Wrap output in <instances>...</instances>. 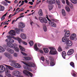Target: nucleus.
I'll return each mask as SVG.
<instances>
[{
  "label": "nucleus",
  "mask_w": 77,
  "mask_h": 77,
  "mask_svg": "<svg viewBox=\"0 0 77 77\" xmlns=\"http://www.w3.org/2000/svg\"><path fill=\"white\" fill-rule=\"evenodd\" d=\"M5 71L6 76H8V77H12L11 76V75L9 74V73H10V71L8 69H5V66L3 65H0V73H1V72H3L5 71Z\"/></svg>",
  "instance_id": "nucleus-1"
},
{
  "label": "nucleus",
  "mask_w": 77,
  "mask_h": 77,
  "mask_svg": "<svg viewBox=\"0 0 77 77\" xmlns=\"http://www.w3.org/2000/svg\"><path fill=\"white\" fill-rule=\"evenodd\" d=\"M64 32H65V36L62 38V41L63 42H65L67 41V42L69 40V38H67L69 36V33L70 32L69 31H66V30H64Z\"/></svg>",
  "instance_id": "nucleus-2"
},
{
  "label": "nucleus",
  "mask_w": 77,
  "mask_h": 77,
  "mask_svg": "<svg viewBox=\"0 0 77 77\" xmlns=\"http://www.w3.org/2000/svg\"><path fill=\"white\" fill-rule=\"evenodd\" d=\"M12 63L11 64V66L17 68H20L21 67V65L20 64L15 63V62H17L16 61L12 60Z\"/></svg>",
  "instance_id": "nucleus-3"
},
{
  "label": "nucleus",
  "mask_w": 77,
  "mask_h": 77,
  "mask_svg": "<svg viewBox=\"0 0 77 77\" xmlns=\"http://www.w3.org/2000/svg\"><path fill=\"white\" fill-rule=\"evenodd\" d=\"M50 50H51L50 51L49 53L51 54H52L53 55H54L55 54H57V52L56 51H53V50H56L55 48L53 47L49 48Z\"/></svg>",
  "instance_id": "nucleus-4"
},
{
  "label": "nucleus",
  "mask_w": 77,
  "mask_h": 77,
  "mask_svg": "<svg viewBox=\"0 0 77 77\" xmlns=\"http://www.w3.org/2000/svg\"><path fill=\"white\" fill-rule=\"evenodd\" d=\"M9 34H10L11 35H7V38H12V37L11 36H15V31L13 30H10L9 32Z\"/></svg>",
  "instance_id": "nucleus-5"
},
{
  "label": "nucleus",
  "mask_w": 77,
  "mask_h": 77,
  "mask_svg": "<svg viewBox=\"0 0 77 77\" xmlns=\"http://www.w3.org/2000/svg\"><path fill=\"white\" fill-rule=\"evenodd\" d=\"M38 19L41 23H47V20L45 18H43L42 17H39L38 18Z\"/></svg>",
  "instance_id": "nucleus-6"
},
{
  "label": "nucleus",
  "mask_w": 77,
  "mask_h": 77,
  "mask_svg": "<svg viewBox=\"0 0 77 77\" xmlns=\"http://www.w3.org/2000/svg\"><path fill=\"white\" fill-rule=\"evenodd\" d=\"M20 72L19 71L15 70L13 72V76L18 77L20 76Z\"/></svg>",
  "instance_id": "nucleus-7"
},
{
  "label": "nucleus",
  "mask_w": 77,
  "mask_h": 77,
  "mask_svg": "<svg viewBox=\"0 0 77 77\" xmlns=\"http://www.w3.org/2000/svg\"><path fill=\"white\" fill-rule=\"evenodd\" d=\"M76 36V34H75L73 33L72 34L71 36H70V38L71 40H74L75 41L77 40V38Z\"/></svg>",
  "instance_id": "nucleus-8"
},
{
  "label": "nucleus",
  "mask_w": 77,
  "mask_h": 77,
  "mask_svg": "<svg viewBox=\"0 0 77 77\" xmlns=\"http://www.w3.org/2000/svg\"><path fill=\"white\" fill-rule=\"evenodd\" d=\"M22 62L24 64H25V65H27L28 66H31L32 67H35V64L33 63L32 62H29L28 63L29 65L28 64H27L26 63H24V62L22 61Z\"/></svg>",
  "instance_id": "nucleus-9"
},
{
  "label": "nucleus",
  "mask_w": 77,
  "mask_h": 77,
  "mask_svg": "<svg viewBox=\"0 0 77 77\" xmlns=\"http://www.w3.org/2000/svg\"><path fill=\"white\" fill-rule=\"evenodd\" d=\"M74 49H69L67 52V55H68L69 56L70 55H71L74 53Z\"/></svg>",
  "instance_id": "nucleus-10"
},
{
  "label": "nucleus",
  "mask_w": 77,
  "mask_h": 77,
  "mask_svg": "<svg viewBox=\"0 0 77 77\" xmlns=\"http://www.w3.org/2000/svg\"><path fill=\"white\" fill-rule=\"evenodd\" d=\"M49 24L51 27H56V23L53 22H51V21L49 22Z\"/></svg>",
  "instance_id": "nucleus-11"
},
{
  "label": "nucleus",
  "mask_w": 77,
  "mask_h": 77,
  "mask_svg": "<svg viewBox=\"0 0 77 77\" xmlns=\"http://www.w3.org/2000/svg\"><path fill=\"white\" fill-rule=\"evenodd\" d=\"M7 45L9 47H10V48H15V44L14 45L12 44V43H7Z\"/></svg>",
  "instance_id": "nucleus-12"
},
{
  "label": "nucleus",
  "mask_w": 77,
  "mask_h": 77,
  "mask_svg": "<svg viewBox=\"0 0 77 77\" xmlns=\"http://www.w3.org/2000/svg\"><path fill=\"white\" fill-rule=\"evenodd\" d=\"M34 48L35 50L37 51L38 50L40 53H43V51L42 50L38 49V47H37V44H35L34 45Z\"/></svg>",
  "instance_id": "nucleus-13"
},
{
  "label": "nucleus",
  "mask_w": 77,
  "mask_h": 77,
  "mask_svg": "<svg viewBox=\"0 0 77 77\" xmlns=\"http://www.w3.org/2000/svg\"><path fill=\"white\" fill-rule=\"evenodd\" d=\"M55 0H48L47 1V3L49 5H52V4L55 3Z\"/></svg>",
  "instance_id": "nucleus-14"
},
{
  "label": "nucleus",
  "mask_w": 77,
  "mask_h": 77,
  "mask_svg": "<svg viewBox=\"0 0 77 77\" xmlns=\"http://www.w3.org/2000/svg\"><path fill=\"white\" fill-rule=\"evenodd\" d=\"M20 37L23 39H25L26 38V35L23 33H21L20 35Z\"/></svg>",
  "instance_id": "nucleus-15"
},
{
  "label": "nucleus",
  "mask_w": 77,
  "mask_h": 77,
  "mask_svg": "<svg viewBox=\"0 0 77 77\" xmlns=\"http://www.w3.org/2000/svg\"><path fill=\"white\" fill-rule=\"evenodd\" d=\"M6 57H8V59H10V61L11 62H12V60H12V56L11 55H6Z\"/></svg>",
  "instance_id": "nucleus-16"
},
{
  "label": "nucleus",
  "mask_w": 77,
  "mask_h": 77,
  "mask_svg": "<svg viewBox=\"0 0 77 77\" xmlns=\"http://www.w3.org/2000/svg\"><path fill=\"white\" fill-rule=\"evenodd\" d=\"M14 38L15 39H16L17 40H18L19 44H20V43L22 42V40H21V39L19 37H17L16 38L14 37Z\"/></svg>",
  "instance_id": "nucleus-17"
},
{
  "label": "nucleus",
  "mask_w": 77,
  "mask_h": 77,
  "mask_svg": "<svg viewBox=\"0 0 77 77\" xmlns=\"http://www.w3.org/2000/svg\"><path fill=\"white\" fill-rule=\"evenodd\" d=\"M23 73L24 74H25V75H26L27 76H29V75L28 74L29 73V71L27 70H23Z\"/></svg>",
  "instance_id": "nucleus-18"
},
{
  "label": "nucleus",
  "mask_w": 77,
  "mask_h": 77,
  "mask_svg": "<svg viewBox=\"0 0 77 77\" xmlns=\"http://www.w3.org/2000/svg\"><path fill=\"white\" fill-rule=\"evenodd\" d=\"M66 45L68 46H71L72 45V43L71 42V41H69V40L67 42Z\"/></svg>",
  "instance_id": "nucleus-19"
},
{
  "label": "nucleus",
  "mask_w": 77,
  "mask_h": 77,
  "mask_svg": "<svg viewBox=\"0 0 77 77\" xmlns=\"http://www.w3.org/2000/svg\"><path fill=\"white\" fill-rule=\"evenodd\" d=\"M38 14L39 16H42L43 15V13H42V9H40L39 10L38 12Z\"/></svg>",
  "instance_id": "nucleus-20"
},
{
  "label": "nucleus",
  "mask_w": 77,
  "mask_h": 77,
  "mask_svg": "<svg viewBox=\"0 0 77 77\" xmlns=\"http://www.w3.org/2000/svg\"><path fill=\"white\" fill-rule=\"evenodd\" d=\"M17 45V44H15V47L14 48H14V50L16 51H17V52H18L19 51V48H18L17 47H16V46Z\"/></svg>",
  "instance_id": "nucleus-21"
},
{
  "label": "nucleus",
  "mask_w": 77,
  "mask_h": 77,
  "mask_svg": "<svg viewBox=\"0 0 77 77\" xmlns=\"http://www.w3.org/2000/svg\"><path fill=\"white\" fill-rule=\"evenodd\" d=\"M19 47L20 50L22 51H25V48H24L23 47H22L21 45H19Z\"/></svg>",
  "instance_id": "nucleus-22"
},
{
  "label": "nucleus",
  "mask_w": 77,
  "mask_h": 77,
  "mask_svg": "<svg viewBox=\"0 0 77 77\" xmlns=\"http://www.w3.org/2000/svg\"><path fill=\"white\" fill-rule=\"evenodd\" d=\"M20 27H21L22 28H24V27H25V25L24 24V23L23 22H20Z\"/></svg>",
  "instance_id": "nucleus-23"
},
{
  "label": "nucleus",
  "mask_w": 77,
  "mask_h": 77,
  "mask_svg": "<svg viewBox=\"0 0 77 77\" xmlns=\"http://www.w3.org/2000/svg\"><path fill=\"white\" fill-rule=\"evenodd\" d=\"M62 56L64 59H65V57L66 56L65 51H63L62 53Z\"/></svg>",
  "instance_id": "nucleus-24"
},
{
  "label": "nucleus",
  "mask_w": 77,
  "mask_h": 77,
  "mask_svg": "<svg viewBox=\"0 0 77 77\" xmlns=\"http://www.w3.org/2000/svg\"><path fill=\"white\" fill-rule=\"evenodd\" d=\"M8 52L11 53V54H12L14 53V51L12 49H9L8 50Z\"/></svg>",
  "instance_id": "nucleus-25"
},
{
  "label": "nucleus",
  "mask_w": 77,
  "mask_h": 77,
  "mask_svg": "<svg viewBox=\"0 0 77 77\" xmlns=\"http://www.w3.org/2000/svg\"><path fill=\"white\" fill-rule=\"evenodd\" d=\"M5 51V49L3 48V47H2L1 46H0V52L2 53L3 52H4Z\"/></svg>",
  "instance_id": "nucleus-26"
},
{
  "label": "nucleus",
  "mask_w": 77,
  "mask_h": 77,
  "mask_svg": "<svg viewBox=\"0 0 77 77\" xmlns=\"http://www.w3.org/2000/svg\"><path fill=\"white\" fill-rule=\"evenodd\" d=\"M5 10V7L3 6H2L0 5V11H3Z\"/></svg>",
  "instance_id": "nucleus-27"
},
{
  "label": "nucleus",
  "mask_w": 77,
  "mask_h": 77,
  "mask_svg": "<svg viewBox=\"0 0 77 77\" xmlns=\"http://www.w3.org/2000/svg\"><path fill=\"white\" fill-rule=\"evenodd\" d=\"M66 3L67 5H68L69 6L72 7V4H69V1H68V0H66Z\"/></svg>",
  "instance_id": "nucleus-28"
},
{
  "label": "nucleus",
  "mask_w": 77,
  "mask_h": 77,
  "mask_svg": "<svg viewBox=\"0 0 77 77\" xmlns=\"http://www.w3.org/2000/svg\"><path fill=\"white\" fill-rule=\"evenodd\" d=\"M6 67H7V68H8L10 70H14V68L11 66H8V65H6Z\"/></svg>",
  "instance_id": "nucleus-29"
},
{
  "label": "nucleus",
  "mask_w": 77,
  "mask_h": 77,
  "mask_svg": "<svg viewBox=\"0 0 77 77\" xmlns=\"http://www.w3.org/2000/svg\"><path fill=\"white\" fill-rule=\"evenodd\" d=\"M43 50L44 51L45 53H48L49 51L48 49L47 48H44Z\"/></svg>",
  "instance_id": "nucleus-30"
},
{
  "label": "nucleus",
  "mask_w": 77,
  "mask_h": 77,
  "mask_svg": "<svg viewBox=\"0 0 77 77\" xmlns=\"http://www.w3.org/2000/svg\"><path fill=\"white\" fill-rule=\"evenodd\" d=\"M24 59L26 60H32V58L30 57H24Z\"/></svg>",
  "instance_id": "nucleus-31"
},
{
  "label": "nucleus",
  "mask_w": 77,
  "mask_h": 77,
  "mask_svg": "<svg viewBox=\"0 0 77 77\" xmlns=\"http://www.w3.org/2000/svg\"><path fill=\"white\" fill-rule=\"evenodd\" d=\"M65 8L67 12H69V11H70V9H69V8L68 6H66Z\"/></svg>",
  "instance_id": "nucleus-32"
},
{
  "label": "nucleus",
  "mask_w": 77,
  "mask_h": 77,
  "mask_svg": "<svg viewBox=\"0 0 77 77\" xmlns=\"http://www.w3.org/2000/svg\"><path fill=\"white\" fill-rule=\"evenodd\" d=\"M62 14L63 16H65L66 15V13L63 9L62 10Z\"/></svg>",
  "instance_id": "nucleus-33"
},
{
  "label": "nucleus",
  "mask_w": 77,
  "mask_h": 77,
  "mask_svg": "<svg viewBox=\"0 0 77 77\" xmlns=\"http://www.w3.org/2000/svg\"><path fill=\"white\" fill-rule=\"evenodd\" d=\"M24 68V69H27V70H28V71H32V70L30 68H27V67H26L25 68Z\"/></svg>",
  "instance_id": "nucleus-34"
},
{
  "label": "nucleus",
  "mask_w": 77,
  "mask_h": 77,
  "mask_svg": "<svg viewBox=\"0 0 77 77\" xmlns=\"http://www.w3.org/2000/svg\"><path fill=\"white\" fill-rule=\"evenodd\" d=\"M70 64L71 66H72L73 68H75V66L74 65V63L73 62H71Z\"/></svg>",
  "instance_id": "nucleus-35"
},
{
  "label": "nucleus",
  "mask_w": 77,
  "mask_h": 77,
  "mask_svg": "<svg viewBox=\"0 0 77 77\" xmlns=\"http://www.w3.org/2000/svg\"><path fill=\"white\" fill-rule=\"evenodd\" d=\"M43 30L45 32H46L47 31V27H46V25H44L43 26Z\"/></svg>",
  "instance_id": "nucleus-36"
},
{
  "label": "nucleus",
  "mask_w": 77,
  "mask_h": 77,
  "mask_svg": "<svg viewBox=\"0 0 77 77\" xmlns=\"http://www.w3.org/2000/svg\"><path fill=\"white\" fill-rule=\"evenodd\" d=\"M2 3L4 6H8V3L5 2V1H2Z\"/></svg>",
  "instance_id": "nucleus-37"
},
{
  "label": "nucleus",
  "mask_w": 77,
  "mask_h": 77,
  "mask_svg": "<svg viewBox=\"0 0 77 77\" xmlns=\"http://www.w3.org/2000/svg\"><path fill=\"white\" fill-rule=\"evenodd\" d=\"M71 2L74 4H76L77 3V1L76 0H70Z\"/></svg>",
  "instance_id": "nucleus-38"
},
{
  "label": "nucleus",
  "mask_w": 77,
  "mask_h": 77,
  "mask_svg": "<svg viewBox=\"0 0 77 77\" xmlns=\"http://www.w3.org/2000/svg\"><path fill=\"white\" fill-rule=\"evenodd\" d=\"M50 64L51 66H53L55 65L54 63V62L53 61H51Z\"/></svg>",
  "instance_id": "nucleus-39"
},
{
  "label": "nucleus",
  "mask_w": 77,
  "mask_h": 77,
  "mask_svg": "<svg viewBox=\"0 0 77 77\" xmlns=\"http://www.w3.org/2000/svg\"><path fill=\"white\" fill-rule=\"evenodd\" d=\"M29 44L30 45V46H32L33 45V41H31L29 42Z\"/></svg>",
  "instance_id": "nucleus-40"
},
{
  "label": "nucleus",
  "mask_w": 77,
  "mask_h": 77,
  "mask_svg": "<svg viewBox=\"0 0 77 77\" xmlns=\"http://www.w3.org/2000/svg\"><path fill=\"white\" fill-rule=\"evenodd\" d=\"M58 51H62V49L60 46H59L58 49Z\"/></svg>",
  "instance_id": "nucleus-41"
},
{
  "label": "nucleus",
  "mask_w": 77,
  "mask_h": 77,
  "mask_svg": "<svg viewBox=\"0 0 77 77\" xmlns=\"http://www.w3.org/2000/svg\"><path fill=\"white\" fill-rule=\"evenodd\" d=\"M56 3L58 5H60V4L59 0H56Z\"/></svg>",
  "instance_id": "nucleus-42"
},
{
  "label": "nucleus",
  "mask_w": 77,
  "mask_h": 77,
  "mask_svg": "<svg viewBox=\"0 0 77 77\" xmlns=\"http://www.w3.org/2000/svg\"><path fill=\"white\" fill-rule=\"evenodd\" d=\"M10 38H7L5 40V42H7V43H10Z\"/></svg>",
  "instance_id": "nucleus-43"
},
{
  "label": "nucleus",
  "mask_w": 77,
  "mask_h": 77,
  "mask_svg": "<svg viewBox=\"0 0 77 77\" xmlns=\"http://www.w3.org/2000/svg\"><path fill=\"white\" fill-rule=\"evenodd\" d=\"M14 42V40L10 38V43H13Z\"/></svg>",
  "instance_id": "nucleus-44"
},
{
  "label": "nucleus",
  "mask_w": 77,
  "mask_h": 77,
  "mask_svg": "<svg viewBox=\"0 0 77 77\" xmlns=\"http://www.w3.org/2000/svg\"><path fill=\"white\" fill-rule=\"evenodd\" d=\"M28 74V76L29 75H30L31 77H32V76H33V74H32V73H31V72H29Z\"/></svg>",
  "instance_id": "nucleus-45"
},
{
  "label": "nucleus",
  "mask_w": 77,
  "mask_h": 77,
  "mask_svg": "<svg viewBox=\"0 0 77 77\" xmlns=\"http://www.w3.org/2000/svg\"><path fill=\"white\" fill-rule=\"evenodd\" d=\"M46 18L48 20V21H49V22H50V21H51L50 20V19H49V18H48V15H46Z\"/></svg>",
  "instance_id": "nucleus-46"
},
{
  "label": "nucleus",
  "mask_w": 77,
  "mask_h": 77,
  "mask_svg": "<svg viewBox=\"0 0 77 77\" xmlns=\"http://www.w3.org/2000/svg\"><path fill=\"white\" fill-rule=\"evenodd\" d=\"M5 17L4 16H2V17L1 18V20L3 21L5 20Z\"/></svg>",
  "instance_id": "nucleus-47"
},
{
  "label": "nucleus",
  "mask_w": 77,
  "mask_h": 77,
  "mask_svg": "<svg viewBox=\"0 0 77 77\" xmlns=\"http://www.w3.org/2000/svg\"><path fill=\"white\" fill-rule=\"evenodd\" d=\"M21 53L22 54H23V55H24V56H27V54L25 53H24L22 51H21Z\"/></svg>",
  "instance_id": "nucleus-48"
},
{
  "label": "nucleus",
  "mask_w": 77,
  "mask_h": 77,
  "mask_svg": "<svg viewBox=\"0 0 77 77\" xmlns=\"http://www.w3.org/2000/svg\"><path fill=\"white\" fill-rule=\"evenodd\" d=\"M41 60H42V61H44V60H45V59L44 58V57H41Z\"/></svg>",
  "instance_id": "nucleus-49"
},
{
  "label": "nucleus",
  "mask_w": 77,
  "mask_h": 77,
  "mask_svg": "<svg viewBox=\"0 0 77 77\" xmlns=\"http://www.w3.org/2000/svg\"><path fill=\"white\" fill-rule=\"evenodd\" d=\"M50 60L51 61H53L54 60L53 57H50Z\"/></svg>",
  "instance_id": "nucleus-50"
},
{
  "label": "nucleus",
  "mask_w": 77,
  "mask_h": 77,
  "mask_svg": "<svg viewBox=\"0 0 77 77\" xmlns=\"http://www.w3.org/2000/svg\"><path fill=\"white\" fill-rule=\"evenodd\" d=\"M23 44H24V45H27V42L24 41H23Z\"/></svg>",
  "instance_id": "nucleus-51"
},
{
  "label": "nucleus",
  "mask_w": 77,
  "mask_h": 77,
  "mask_svg": "<svg viewBox=\"0 0 77 77\" xmlns=\"http://www.w3.org/2000/svg\"><path fill=\"white\" fill-rule=\"evenodd\" d=\"M53 9V7L52 6L49 7V10H52Z\"/></svg>",
  "instance_id": "nucleus-52"
},
{
  "label": "nucleus",
  "mask_w": 77,
  "mask_h": 77,
  "mask_svg": "<svg viewBox=\"0 0 77 77\" xmlns=\"http://www.w3.org/2000/svg\"><path fill=\"white\" fill-rule=\"evenodd\" d=\"M29 4H30L31 5H33V2H29Z\"/></svg>",
  "instance_id": "nucleus-53"
},
{
  "label": "nucleus",
  "mask_w": 77,
  "mask_h": 77,
  "mask_svg": "<svg viewBox=\"0 0 77 77\" xmlns=\"http://www.w3.org/2000/svg\"><path fill=\"white\" fill-rule=\"evenodd\" d=\"M72 75L73 76V77H75L76 76V74H75V73H73L72 74Z\"/></svg>",
  "instance_id": "nucleus-54"
},
{
  "label": "nucleus",
  "mask_w": 77,
  "mask_h": 77,
  "mask_svg": "<svg viewBox=\"0 0 77 77\" xmlns=\"http://www.w3.org/2000/svg\"><path fill=\"white\" fill-rule=\"evenodd\" d=\"M24 11V9L23 8H22L20 9L19 11H20V12H21V11Z\"/></svg>",
  "instance_id": "nucleus-55"
},
{
  "label": "nucleus",
  "mask_w": 77,
  "mask_h": 77,
  "mask_svg": "<svg viewBox=\"0 0 77 77\" xmlns=\"http://www.w3.org/2000/svg\"><path fill=\"white\" fill-rule=\"evenodd\" d=\"M16 14H17V13H15L14 14H13L12 16V15H11L10 18H11V17H12V16H14V15H16Z\"/></svg>",
  "instance_id": "nucleus-56"
},
{
  "label": "nucleus",
  "mask_w": 77,
  "mask_h": 77,
  "mask_svg": "<svg viewBox=\"0 0 77 77\" xmlns=\"http://www.w3.org/2000/svg\"><path fill=\"white\" fill-rule=\"evenodd\" d=\"M17 33V34H18L20 33V30H17L16 31Z\"/></svg>",
  "instance_id": "nucleus-57"
},
{
  "label": "nucleus",
  "mask_w": 77,
  "mask_h": 77,
  "mask_svg": "<svg viewBox=\"0 0 77 77\" xmlns=\"http://www.w3.org/2000/svg\"><path fill=\"white\" fill-rule=\"evenodd\" d=\"M14 56H15V57H17V54L15 53L14 54Z\"/></svg>",
  "instance_id": "nucleus-58"
},
{
  "label": "nucleus",
  "mask_w": 77,
  "mask_h": 77,
  "mask_svg": "<svg viewBox=\"0 0 77 77\" xmlns=\"http://www.w3.org/2000/svg\"><path fill=\"white\" fill-rule=\"evenodd\" d=\"M48 17H49V18H51V17H53V15H49Z\"/></svg>",
  "instance_id": "nucleus-59"
},
{
  "label": "nucleus",
  "mask_w": 77,
  "mask_h": 77,
  "mask_svg": "<svg viewBox=\"0 0 77 77\" xmlns=\"http://www.w3.org/2000/svg\"><path fill=\"white\" fill-rule=\"evenodd\" d=\"M6 2H7V3H11L10 1H9L8 0H7Z\"/></svg>",
  "instance_id": "nucleus-60"
},
{
  "label": "nucleus",
  "mask_w": 77,
  "mask_h": 77,
  "mask_svg": "<svg viewBox=\"0 0 77 77\" xmlns=\"http://www.w3.org/2000/svg\"><path fill=\"white\" fill-rule=\"evenodd\" d=\"M62 2L63 4H65V0H63L62 1Z\"/></svg>",
  "instance_id": "nucleus-61"
},
{
  "label": "nucleus",
  "mask_w": 77,
  "mask_h": 77,
  "mask_svg": "<svg viewBox=\"0 0 77 77\" xmlns=\"http://www.w3.org/2000/svg\"><path fill=\"white\" fill-rule=\"evenodd\" d=\"M46 63L47 65H48L49 64V61L46 60Z\"/></svg>",
  "instance_id": "nucleus-62"
},
{
  "label": "nucleus",
  "mask_w": 77,
  "mask_h": 77,
  "mask_svg": "<svg viewBox=\"0 0 77 77\" xmlns=\"http://www.w3.org/2000/svg\"><path fill=\"white\" fill-rule=\"evenodd\" d=\"M18 3V1H17V0H16L14 1V3Z\"/></svg>",
  "instance_id": "nucleus-63"
},
{
  "label": "nucleus",
  "mask_w": 77,
  "mask_h": 77,
  "mask_svg": "<svg viewBox=\"0 0 77 77\" xmlns=\"http://www.w3.org/2000/svg\"><path fill=\"white\" fill-rule=\"evenodd\" d=\"M24 2L26 3H27V2H28V1L27 0H24Z\"/></svg>",
  "instance_id": "nucleus-64"
}]
</instances>
